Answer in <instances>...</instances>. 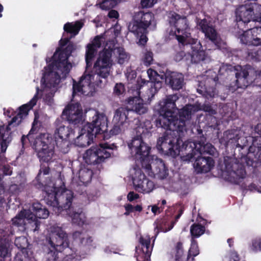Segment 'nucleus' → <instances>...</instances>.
Here are the masks:
<instances>
[{
	"label": "nucleus",
	"instance_id": "4468645a",
	"mask_svg": "<svg viewBox=\"0 0 261 261\" xmlns=\"http://www.w3.org/2000/svg\"><path fill=\"white\" fill-rule=\"evenodd\" d=\"M111 148L108 144H100V146L92 147L83 154L85 162L89 165L99 164L110 156L111 153L107 149Z\"/></svg>",
	"mask_w": 261,
	"mask_h": 261
},
{
	"label": "nucleus",
	"instance_id": "a19ab883",
	"mask_svg": "<svg viewBox=\"0 0 261 261\" xmlns=\"http://www.w3.org/2000/svg\"><path fill=\"white\" fill-rule=\"evenodd\" d=\"M98 49L88 43L86 47L85 58L87 66H91L92 61L95 57Z\"/></svg>",
	"mask_w": 261,
	"mask_h": 261
},
{
	"label": "nucleus",
	"instance_id": "5fc2aeb1",
	"mask_svg": "<svg viewBox=\"0 0 261 261\" xmlns=\"http://www.w3.org/2000/svg\"><path fill=\"white\" fill-rule=\"evenodd\" d=\"M5 159H0V167L3 166V174L1 173L2 174V177H3L4 175H10L12 174V171L11 169V167L8 165H6L4 163Z\"/></svg>",
	"mask_w": 261,
	"mask_h": 261
},
{
	"label": "nucleus",
	"instance_id": "f03ea898",
	"mask_svg": "<svg viewBox=\"0 0 261 261\" xmlns=\"http://www.w3.org/2000/svg\"><path fill=\"white\" fill-rule=\"evenodd\" d=\"M167 17L172 35L175 36L178 41L182 44H191L192 49L190 54L191 62L198 63L209 60L205 51L201 50L202 46L200 42L192 38L191 29L187 18L174 12L168 13Z\"/></svg>",
	"mask_w": 261,
	"mask_h": 261
},
{
	"label": "nucleus",
	"instance_id": "2f4dec72",
	"mask_svg": "<svg viewBox=\"0 0 261 261\" xmlns=\"http://www.w3.org/2000/svg\"><path fill=\"white\" fill-rule=\"evenodd\" d=\"M166 81L169 82L173 89L178 90L181 89L184 85V75L180 73L172 72L167 75Z\"/></svg>",
	"mask_w": 261,
	"mask_h": 261
},
{
	"label": "nucleus",
	"instance_id": "338daca9",
	"mask_svg": "<svg viewBox=\"0 0 261 261\" xmlns=\"http://www.w3.org/2000/svg\"><path fill=\"white\" fill-rule=\"evenodd\" d=\"M108 16L111 18H117L119 16V14L117 11L112 10L109 12Z\"/></svg>",
	"mask_w": 261,
	"mask_h": 261
},
{
	"label": "nucleus",
	"instance_id": "1a4fd4ad",
	"mask_svg": "<svg viewBox=\"0 0 261 261\" xmlns=\"http://www.w3.org/2000/svg\"><path fill=\"white\" fill-rule=\"evenodd\" d=\"M137 136L133 137L127 143L130 153L136 158H139L140 162L145 163L148 161L150 148L142 140V134L146 133L147 130L143 126H139L136 128Z\"/></svg>",
	"mask_w": 261,
	"mask_h": 261
},
{
	"label": "nucleus",
	"instance_id": "37998d69",
	"mask_svg": "<svg viewBox=\"0 0 261 261\" xmlns=\"http://www.w3.org/2000/svg\"><path fill=\"white\" fill-rule=\"evenodd\" d=\"M100 7L102 10H109L114 7L121 0H99Z\"/></svg>",
	"mask_w": 261,
	"mask_h": 261
},
{
	"label": "nucleus",
	"instance_id": "6e6d98bb",
	"mask_svg": "<svg viewBox=\"0 0 261 261\" xmlns=\"http://www.w3.org/2000/svg\"><path fill=\"white\" fill-rule=\"evenodd\" d=\"M223 261H240V258L236 251H231L224 257Z\"/></svg>",
	"mask_w": 261,
	"mask_h": 261
},
{
	"label": "nucleus",
	"instance_id": "72a5a7b5",
	"mask_svg": "<svg viewBox=\"0 0 261 261\" xmlns=\"http://www.w3.org/2000/svg\"><path fill=\"white\" fill-rule=\"evenodd\" d=\"M10 129L7 132V126L0 124V139H2L1 142V152L4 153L6 152L7 147L11 141V136L10 135Z\"/></svg>",
	"mask_w": 261,
	"mask_h": 261
},
{
	"label": "nucleus",
	"instance_id": "69168bd1",
	"mask_svg": "<svg viewBox=\"0 0 261 261\" xmlns=\"http://www.w3.org/2000/svg\"><path fill=\"white\" fill-rule=\"evenodd\" d=\"M139 198L138 194L134 193V192H130L127 195V199L129 201H132Z\"/></svg>",
	"mask_w": 261,
	"mask_h": 261
},
{
	"label": "nucleus",
	"instance_id": "49530a36",
	"mask_svg": "<svg viewBox=\"0 0 261 261\" xmlns=\"http://www.w3.org/2000/svg\"><path fill=\"white\" fill-rule=\"evenodd\" d=\"M106 38L104 35H100L95 36L89 44H92L93 46L98 49L101 46L102 44H104Z\"/></svg>",
	"mask_w": 261,
	"mask_h": 261
},
{
	"label": "nucleus",
	"instance_id": "0eeeda50",
	"mask_svg": "<svg viewBox=\"0 0 261 261\" xmlns=\"http://www.w3.org/2000/svg\"><path fill=\"white\" fill-rule=\"evenodd\" d=\"M47 241L50 247L48 255L51 256V259L53 260H56L57 252H61L69 246L67 234L58 226H53L50 227Z\"/></svg>",
	"mask_w": 261,
	"mask_h": 261
},
{
	"label": "nucleus",
	"instance_id": "3c124183",
	"mask_svg": "<svg viewBox=\"0 0 261 261\" xmlns=\"http://www.w3.org/2000/svg\"><path fill=\"white\" fill-rule=\"evenodd\" d=\"M251 249L254 252L261 251V239L256 238L252 240Z\"/></svg>",
	"mask_w": 261,
	"mask_h": 261
},
{
	"label": "nucleus",
	"instance_id": "20e7f679",
	"mask_svg": "<svg viewBox=\"0 0 261 261\" xmlns=\"http://www.w3.org/2000/svg\"><path fill=\"white\" fill-rule=\"evenodd\" d=\"M176 127L175 129L163 127L167 131L159 137L156 144V148L160 152L173 158L178 155L180 151L185 150L186 147L182 141L176 136L178 133L186 131V124L181 122L177 124Z\"/></svg>",
	"mask_w": 261,
	"mask_h": 261
},
{
	"label": "nucleus",
	"instance_id": "de8ad7c7",
	"mask_svg": "<svg viewBox=\"0 0 261 261\" xmlns=\"http://www.w3.org/2000/svg\"><path fill=\"white\" fill-rule=\"evenodd\" d=\"M197 92L200 94H202L207 99L214 97L217 94L216 89L214 88H209L206 89L205 90L197 89Z\"/></svg>",
	"mask_w": 261,
	"mask_h": 261
},
{
	"label": "nucleus",
	"instance_id": "0e129e2a",
	"mask_svg": "<svg viewBox=\"0 0 261 261\" xmlns=\"http://www.w3.org/2000/svg\"><path fill=\"white\" fill-rule=\"evenodd\" d=\"M175 223V222H172V225L168 229H165V230L164 229H163V228L160 227V224L155 223L156 224V226H155V231H156V232L157 233H158L159 232L160 230L161 231L167 232V231L171 230L173 228Z\"/></svg>",
	"mask_w": 261,
	"mask_h": 261
},
{
	"label": "nucleus",
	"instance_id": "6e6552de",
	"mask_svg": "<svg viewBox=\"0 0 261 261\" xmlns=\"http://www.w3.org/2000/svg\"><path fill=\"white\" fill-rule=\"evenodd\" d=\"M224 163L222 175L224 179L234 184H241L246 176L243 165L237 159L227 156L224 158Z\"/></svg>",
	"mask_w": 261,
	"mask_h": 261
},
{
	"label": "nucleus",
	"instance_id": "ddd939ff",
	"mask_svg": "<svg viewBox=\"0 0 261 261\" xmlns=\"http://www.w3.org/2000/svg\"><path fill=\"white\" fill-rule=\"evenodd\" d=\"M147 73L150 82L145 79H140L137 81V85L140 90L145 88L147 89V98L144 96L145 99H149L152 98L155 93L160 89L162 86V83L160 81L161 79L160 75L155 70L150 68L147 70Z\"/></svg>",
	"mask_w": 261,
	"mask_h": 261
},
{
	"label": "nucleus",
	"instance_id": "412c9836",
	"mask_svg": "<svg viewBox=\"0 0 261 261\" xmlns=\"http://www.w3.org/2000/svg\"><path fill=\"white\" fill-rule=\"evenodd\" d=\"M142 163V167L144 168L147 171H151L154 176L160 179H164L168 175V169L165 166L163 161L157 158L152 159L151 164H147L146 163Z\"/></svg>",
	"mask_w": 261,
	"mask_h": 261
},
{
	"label": "nucleus",
	"instance_id": "cd10ccee",
	"mask_svg": "<svg viewBox=\"0 0 261 261\" xmlns=\"http://www.w3.org/2000/svg\"><path fill=\"white\" fill-rule=\"evenodd\" d=\"M198 25L202 32L204 33L205 37L212 41L216 46L219 47L220 37L215 29L208 23L207 20L205 19L201 20L199 22Z\"/></svg>",
	"mask_w": 261,
	"mask_h": 261
},
{
	"label": "nucleus",
	"instance_id": "473e14b6",
	"mask_svg": "<svg viewBox=\"0 0 261 261\" xmlns=\"http://www.w3.org/2000/svg\"><path fill=\"white\" fill-rule=\"evenodd\" d=\"M130 110L124 108H119L114 113L113 118V123L120 124L127 126L128 122V113Z\"/></svg>",
	"mask_w": 261,
	"mask_h": 261
},
{
	"label": "nucleus",
	"instance_id": "e2e57ef3",
	"mask_svg": "<svg viewBox=\"0 0 261 261\" xmlns=\"http://www.w3.org/2000/svg\"><path fill=\"white\" fill-rule=\"evenodd\" d=\"M224 138L227 144L229 142L232 143V140L234 139V135L231 133V131H226L224 134Z\"/></svg>",
	"mask_w": 261,
	"mask_h": 261
},
{
	"label": "nucleus",
	"instance_id": "4be33fe9",
	"mask_svg": "<svg viewBox=\"0 0 261 261\" xmlns=\"http://www.w3.org/2000/svg\"><path fill=\"white\" fill-rule=\"evenodd\" d=\"M141 246L136 248L135 257L137 261H148L150 258L152 248L150 246V238L146 235L140 237Z\"/></svg>",
	"mask_w": 261,
	"mask_h": 261
},
{
	"label": "nucleus",
	"instance_id": "c756f323",
	"mask_svg": "<svg viewBox=\"0 0 261 261\" xmlns=\"http://www.w3.org/2000/svg\"><path fill=\"white\" fill-rule=\"evenodd\" d=\"M79 136L74 140L75 144L79 147H84L89 145L93 140L94 134L91 132V129H85V125L80 129L79 128Z\"/></svg>",
	"mask_w": 261,
	"mask_h": 261
},
{
	"label": "nucleus",
	"instance_id": "f257e3e1",
	"mask_svg": "<svg viewBox=\"0 0 261 261\" xmlns=\"http://www.w3.org/2000/svg\"><path fill=\"white\" fill-rule=\"evenodd\" d=\"M74 49V45L69 44L65 49L56 50L52 57V63L44 68L41 80V89L37 87L36 93L31 100L19 108L18 114L12 118L7 126L8 132L11 126L15 127L20 123L22 118L27 116L29 111L36 105L39 97H42L45 102L52 106L54 95L59 88L61 79L66 77L72 68L68 59Z\"/></svg>",
	"mask_w": 261,
	"mask_h": 261
},
{
	"label": "nucleus",
	"instance_id": "f3484780",
	"mask_svg": "<svg viewBox=\"0 0 261 261\" xmlns=\"http://www.w3.org/2000/svg\"><path fill=\"white\" fill-rule=\"evenodd\" d=\"M134 170L135 172L133 178V182L135 189L143 194L151 192L155 188L154 182L146 177L140 169Z\"/></svg>",
	"mask_w": 261,
	"mask_h": 261
},
{
	"label": "nucleus",
	"instance_id": "09e8293b",
	"mask_svg": "<svg viewBox=\"0 0 261 261\" xmlns=\"http://www.w3.org/2000/svg\"><path fill=\"white\" fill-rule=\"evenodd\" d=\"M142 62L146 66H149L153 61V54L152 53L146 50L144 53L142 59Z\"/></svg>",
	"mask_w": 261,
	"mask_h": 261
},
{
	"label": "nucleus",
	"instance_id": "774afa93",
	"mask_svg": "<svg viewBox=\"0 0 261 261\" xmlns=\"http://www.w3.org/2000/svg\"><path fill=\"white\" fill-rule=\"evenodd\" d=\"M185 56V53L184 51H180L176 54L174 59L176 61H180Z\"/></svg>",
	"mask_w": 261,
	"mask_h": 261
},
{
	"label": "nucleus",
	"instance_id": "c9c22d12",
	"mask_svg": "<svg viewBox=\"0 0 261 261\" xmlns=\"http://www.w3.org/2000/svg\"><path fill=\"white\" fill-rule=\"evenodd\" d=\"M67 214L72 218V222L77 224L78 225H83L85 221V214L82 213V211H74L73 208L68 210L66 212Z\"/></svg>",
	"mask_w": 261,
	"mask_h": 261
},
{
	"label": "nucleus",
	"instance_id": "393cba45",
	"mask_svg": "<svg viewBox=\"0 0 261 261\" xmlns=\"http://www.w3.org/2000/svg\"><path fill=\"white\" fill-rule=\"evenodd\" d=\"M255 4L253 6L242 5L236 10V20L238 27H241L243 24L248 23L255 15Z\"/></svg>",
	"mask_w": 261,
	"mask_h": 261
},
{
	"label": "nucleus",
	"instance_id": "b1692460",
	"mask_svg": "<svg viewBox=\"0 0 261 261\" xmlns=\"http://www.w3.org/2000/svg\"><path fill=\"white\" fill-rule=\"evenodd\" d=\"M55 135L57 146L65 152L64 149L69 144L68 140L73 136V130L69 126L61 125L57 129Z\"/></svg>",
	"mask_w": 261,
	"mask_h": 261
},
{
	"label": "nucleus",
	"instance_id": "423d86ee",
	"mask_svg": "<svg viewBox=\"0 0 261 261\" xmlns=\"http://www.w3.org/2000/svg\"><path fill=\"white\" fill-rule=\"evenodd\" d=\"M153 19V15L152 13L139 11L135 14L134 20L129 23L128 30L137 38H139V44L144 45L146 43L147 29Z\"/></svg>",
	"mask_w": 261,
	"mask_h": 261
},
{
	"label": "nucleus",
	"instance_id": "dca6fc26",
	"mask_svg": "<svg viewBox=\"0 0 261 261\" xmlns=\"http://www.w3.org/2000/svg\"><path fill=\"white\" fill-rule=\"evenodd\" d=\"M89 114L92 116V119L90 123L84 124L85 129L91 128L95 135L107 130L108 119L103 113L93 110L89 112Z\"/></svg>",
	"mask_w": 261,
	"mask_h": 261
},
{
	"label": "nucleus",
	"instance_id": "2eb2a0df",
	"mask_svg": "<svg viewBox=\"0 0 261 261\" xmlns=\"http://www.w3.org/2000/svg\"><path fill=\"white\" fill-rule=\"evenodd\" d=\"M184 146H186L185 150L188 151L186 155L182 156V159L184 161H191L193 158H196V154H202V153H207L210 155H214L216 149L215 147L210 143H206L202 145L200 143L196 144L194 142L188 141L185 142Z\"/></svg>",
	"mask_w": 261,
	"mask_h": 261
},
{
	"label": "nucleus",
	"instance_id": "e433bc0d",
	"mask_svg": "<svg viewBox=\"0 0 261 261\" xmlns=\"http://www.w3.org/2000/svg\"><path fill=\"white\" fill-rule=\"evenodd\" d=\"M251 30L248 29L240 36V38L241 42L247 45H252L254 46H257L258 42H257L259 39L256 38V40L253 39L252 34H251Z\"/></svg>",
	"mask_w": 261,
	"mask_h": 261
},
{
	"label": "nucleus",
	"instance_id": "4d7b16f0",
	"mask_svg": "<svg viewBox=\"0 0 261 261\" xmlns=\"http://www.w3.org/2000/svg\"><path fill=\"white\" fill-rule=\"evenodd\" d=\"M125 91L124 85L121 83H117L114 88V93L117 95L122 94Z\"/></svg>",
	"mask_w": 261,
	"mask_h": 261
},
{
	"label": "nucleus",
	"instance_id": "4c0bfd02",
	"mask_svg": "<svg viewBox=\"0 0 261 261\" xmlns=\"http://www.w3.org/2000/svg\"><path fill=\"white\" fill-rule=\"evenodd\" d=\"M83 26V23L79 21L71 23L68 22L64 25V30L65 32L72 34L74 36L79 33Z\"/></svg>",
	"mask_w": 261,
	"mask_h": 261
},
{
	"label": "nucleus",
	"instance_id": "bb28decb",
	"mask_svg": "<svg viewBox=\"0 0 261 261\" xmlns=\"http://www.w3.org/2000/svg\"><path fill=\"white\" fill-rule=\"evenodd\" d=\"M105 50L110 52L111 58L113 57L115 58L119 64H123L129 60V55L125 51V49L122 47L116 46L112 42L107 43Z\"/></svg>",
	"mask_w": 261,
	"mask_h": 261
},
{
	"label": "nucleus",
	"instance_id": "603ef678",
	"mask_svg": "<svg viewBox=\"0 0 261 261\" xmlns=\"http://www.w3.org/2000/svg\"><path fill=\"white\" fill-rule=\"evenodd\" d=\"M189 255L195 256L199 254V249L197 242L192 238L191 240V246L189 249Z\"/></svg>",
	"mask_w": 261,
	"mask_h": 261
},
{
	"label": "nucleus",
	"instance_id": "a18cd8bd",
	"mask_svg": "<svg viewBox=\"0 0 261 261\" xmlns=\"http://www.w3.org/2000/svg\"><path fill=\"white\" fill-rule=\"evenodd\" d=\"M185 257L187 261L188 256L184 254L182 244L178 242L175 246V261H181L182 258Z\"/></svg>",
	"mask_w": 261,
	"mask_h": 261
},
{
	"label": "nucleus",
	"instance_id": "680f3d73",
	"mask_svg": "<svg viewBox=\"0 0 261 261\" xmlns=\"http://www.w3.org/2000/svg\"><path fill=\"white\" fill-rule=\"evenodd\" d=\"M158 0H141V4L143 8L151 7Z\"/></svg>",
	"mask_w": 261,
	"mask_h": 261
},
{
	"label": "nucleus",
	"instance_id": "79ce46f5",
	"mask_svg": "<svg viewBox=\"0 0 261 261\" xmlns=\"http://www.w3.org/2000/svg\"><path fill=\"white\" fill-rule=\"evenodd\" d=\"M15 244L18 249H20L22 253L27 252V250H28V242L27 239L24 237L17 238L15 241Z\"/></svg>",
	"mask_w": 261,
	"mask_h": 261
},
{
	"label": "nucleus",
	"instance_id": "ea45409f",
	"mask_svg": "<svg viewBox=\"0 0 261 261\" xmlns=\"http://www.w3.org/2000/svg\"><path fill=\"white\" fill-rule=\"evenodd\" d=\"M73 238L78 243L85 245H89L92 241L91 238L89 237L85 233L75 231L73 233Z\"/></svg>",
	"mask_w": 261,
	"mask_h": 261
},
{
	"label": "nucleus",
	"instance_id": "9d476101",
	"mask_svg": "<svg viewBox=\"0 0 261 261\" xmlns=\"http://www.w3.org/2000/svg\"><path fill=\"white\" fill-rule=\"evenodd\" d=\"M52 138L48 134H43L36 138L34 147L40 160L48 162L54 155V147Z\"/></svg>",
	"mask_w": 261,
	"mask_h": 261
},
{
	"label": "nucleus",
	"instance_id": "a211bd4d",
	"mask_svg": "<svg viewBox=\"0 0 261 261\" xmlns=\"http://www.w3.org/2000/svg\"><path fill=\"white\" fill-rule=\"evenodd\" d=\"M69 124L80 127L83 123V110L79 103L68 105L63 112Z\"/></svg>",
	"mask_w": 261,
	"mask_h": 261
},
{
	"label": "nucleus",
	"instance_id": "c03bdc74",
	"mask_svg": "<svg viewBox=\"0 0 261 261\" xmlns=\"http://www.w3.org/2000/svg\"><path fill=\"white\" fill-rule=\"evenodd\" d=\"M205 231L204 227L199 224H193L190 228V232L193 237H199Z\"/></svg>",
	"mask_w": 261,
	"mask_h": 261
},
{
	"label": "nucleus",
	"instance_id": "7c9ffc66",
	"mask_svg": "<svg viewBox=\"0 0 261 261\" xmlns=\"http://www.w3.org/2000/svg\"><path fill=\"white\" fill-rule=\"evenodd\" d=\"M196 154L197 158L194 163V167L198 173L207 172L214 166V162L211 157H201Z\"/></svg>",
	"mask_w": 261,
	"mask_h": 261
},
{
	"label": "nucleus",
	"instance_id": "f8f14e48",
	"mask_svg": "<svg viewBox=\"0 0 261 261\" xmlns=\"http://www.w3.org/2000/svg\"><path fill=\"white\" fill-rule=\"evenodd\" d=\"M113 64L111 53L104 49L94 64L95 73L91 74L97 80H100V78L106 79L112 71Z\"/></svg>",
	"mask_w": 261,
	"mask_h": 261
},
{
	"label": "nucleus",
	"instance_id": "8fccbe9b",
	"mask_svg": "<svg viewBox=\"0 0 261 261\" xmlns=\"http://www.w3.org/2000/svg\"><path fill=\"white\" fill-rule=\"evenodd\" d=\"M113 124L114 126L110 132L111 135H117L120 134L125 130L126 127L125 125H120V124H116V123H113Z\"/></svg>",
	"mask_w": 261,
	"mask_h": 261
},
{
	"label": "nucleus",
	"instance_id": "58836bf2",
	"mask_svg": "<svg viewBox=\"0 0 261 261\" xmlns=\"http://www.w3.org/2000/svg\"><path fill=\"white\" fill-rule=\"evenodd\" d=\"M5 232L0 230V240H2V237H5ZM9 244L8 242L1 243L0 245V261H5L6 257L10 256V251L9 249Z\"/></svg>",
	"mask_w": 261,
	"mask_h": 261
},
{
	"label": "nucleus",
	"instance_id": "aec40b11",
	"mask_svg": "<svg viewBox=\"0 0 261 261\" xmlns=\"http://www.w3.org/2000/svg\"><path fill=\"white\" fill-rule=\"evenodd\" d=\"M142 163V167L144 168L147 171H151L154 176L160 179H164L168 175V169L165 166L163 161L157 158L152 159L151 164H147L146 163Z\"/></svg>",
	"mask_w": 261,
	"mask_h": 261
},
{
	"label": "nucleus",
	"instance_id": "39448f33",
	"mask_svg": "<svg viewBox=\"0 0 261 261\" xmlns=\"http://www.w3.org/2000/svg\"><path fill=\"white\" fill-rule=\"evenodd\" d=\"M44 191L46 194L45 197L48 203L55 208L54 211L56 213H60L64 210L66 212L73 208L71 206L73 195L71 190L62 187L58 188L50 181L45 186Z\"/></svg>",
	"mask_w": 261,
	"mask_h": 261
},
{
	"label": "nucleus",
	"instance_id": "f704fd0d",
	"mask_svg": "<svg viewBox=\"0 0 261 261\" xmlns=\"http://www.w3.org/2000/svg\"><path fill=\"white\" fill-rule=\"evenodd\" d=\"M32 210L35 213L34 216L38 222L39 226L40 222L38 221L37 218L39 219L47 218L49 216V212L48 210L39 202L34 203L32 204Z\"/></svg>",
	"mask_w": 261,
	"mask_h": 261
},
{
	"label": "nucleus",
	"instance_id": "13d9d810",
	"mask_svg": "<svg viewBox=\"0 0 261 261\" xmlns=\"http://www.w3.org/2000/svg\"><path fill=\"white\" fill-rule=\"evenodd\" d=\"M28 257V251L22 253L21 251L18 252L15 257V261H27Z\"/></svg>",
	"mask_w": 261,
	"mask_h": 261
},
{
	"label": "nucleus",
	"instance_id": "052dcab7",
	"mask_svg": "<svg viewBox=\"0 0 261 261\" xmlns=\"http://www.w3.org/2000/svg\"><path fill=\"white\" fill-rule=\"evenodd\" d=\"M125 76L128 81H131L136 77V72L135 70H132L131 68H128L126 70Z\"/></svg>",
	"mask_w": 261,
	"mask_h": 261
},
{
	"label": "nucleus",
	"instance_id": "5701e85b",
	"mask_svg": "<svg viewBox=\"0 0 261 261\" xmlns=\"http://www.w3.org/2000/svg\"><path fill=\"white\" fill-rule=\"evenodd\" d=\"M13 225L17 226H23L26 224V221L32 224V226H35L34 231L39 229V223L34 214L30 210H23L21 211L14 218L12 219Z\"/></svg>",
	"mask_w": 261,
	"mask_h": 261
},
{
	"label": "nucleus",
	"instance_id": "864d4df0",
	"mask_svg": "<svg viewBox=\"0 0 261 261\" xmlns=\"http://www.w3.org/2000/svg\"><path fill=\"white\" fill-rule=\"evenodd\" d=\"M251 30V34L252 35V39L256 40V38H259V40L257 41L258 43V45H261V27H255Z\"/></svg>",
	"mask_w": 261,
	"mask_h": 261
},
{
	"label": "nucleus",
	"instance_id": "a878e982",
	"mask_svg": "<svg viewBox=\"0 0 261 261\" xmlns=\"http://www.w3.org/2000/svg\"><path fill=\"white\" fill-rule=\"evenodd\" d=\"M141 90L139 88L137 93L139 96L129 97L127 102L128 106L130 107V110L134 111L139 115L145 114L147 111V108L143 103V101L150 100L152 98L145 99L144 96H146V97L147 98V91L146 94H143L141 97Z\"/></svg>",
	"mask_w": 261,
	"mask_h": 261
},
{
	"label": "nucleus",
	"instance_id": "c85d7f7f",
	"mask_svg": "<svg viewBox=\"0 0 261 261\" xmlns=\"http://www.w3.org/2000/svg\"><path fill=\"white\" fill-rule=\"evenodd\" d=\"M93 172L92 170L87 167H82L78 172L77 175L73 177L72 185L73 187L76 186L86 185L91 180Z\"/></svg>",
	"mask_w": 261,
	"mask_h": 261
},
{
	"label": "nucleus",
	"instance_id": "6ab92c4d",
	"mask_svg": "<svg viewBox=\"0 0 261 261\" xmlns=\"http://www.w3.org/2000/svg\"><path fill=\"white\" fill-rule=\"evenodd\" d=\"M256 71L250 66H246L236 73L238 88H245L254 80Z\"/></svg>",
	"mask_w": 261,
	"mask_h": 261
},
{
	"label": "nucleus",
	"instance_id": "bf43d9fd",
	"mask_svg": "<svg viewBox=\"0 0 261 261\" xmlns=\"http://www.w3.org/2000/svg\"><path fill=\"white\" fill-rule=\"evenodd\" d=\"M255 17L253 18L254 20L261 21V5L255 4Z\"/></svg>",
	"mask_w": 261,
	"mask_h": 261
},
{
	"label": "nucleus",
	"instance_id": "7ed1b4c3",
	"mask_svg": "<svg viewBox=\"0 0 261 261\" xmlns=\"http://www.w3.org/2000/svg\"><path fill=\"white\" fill-rule=\"evenodd\" d=\"M179 99L177 94L169 95L161 102L160 117L156 125L159 127L176 129V125L189 120L192 115L201 110L198 105H188L179 111V119L176 118L178 109L176 102Z\"/></svg>",
	"mask_w": 261,
	"mask_h": 261
},
{
	"label": "nucleus",
	"instance_id": "9b49d317",
	"mask_svg": "<svg viewBox=\"0 0 261 261\" xmlns=\"http://www.w3.org/2000/svg\"><path fill=\"white\" fill-rule=\"evenodd\" d=\"M102 83L101 80H97L91 74L83 75L79 82L73 81L72 96L75 94H83L85 96H92L95 92V85L99 86Z\"/></svg>",
	"mask_w": 261,
	"mask_h": 261
}]
</instances>
